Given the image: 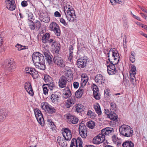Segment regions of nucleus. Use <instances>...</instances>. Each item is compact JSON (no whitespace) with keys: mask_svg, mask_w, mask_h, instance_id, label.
Segmentation results:
<instances>
[{"mask_svg":"<svg viewBox=\"0 0 147 147\" xmlns=\"http://www.w3.org/2000/svg\"><path fill=\"white\" fill-rule=\"evenodd\" d=\"M32 59L36 68L42 70L45 69V59L43 54L38 52H34L32 55Z\"/></svg>","mask_w":147,"mask_h":147,"instance_id":"obj_1","label":"nucleus"},{"mask_svg":"<svg viewBox=\"0 0 147 147\" xmlns=\"http://www.w3.org/2000/svg\"><path fill=\"white\" fill-rule=\"evenodd\" d=\"M64 12L66 17L69 22H74L76 20L75 11L71 6L67 3L64 7Z\"/></svg>","mask_w":147,"mask_h":147,"instance_id":"obj_2","label":"nucleus"},{"mask_svg":"<svg viewBox=\"0 0 147 147\" xmlns=\"http://www.w3.org/2000/svg\"><path fill=\"white\" fill-rule=\"evenodd\" d=\"M131 128L127 125H123L119 127V130L121 134L126 137L132 136L133 130Z\"/></svg>","mask_w":147,"mask_h":147,"instance_id":"obj_3","label":"nucleus"},{"mask_svg":"<svg viewBox=\"0 0 147 147\" xmlns=\"http://www.w3.org/2000/svg\"><path fill=\"white\" fill-rule=\"evenodd\" d=\"M89 62L88 59L87 57H83L78 59L76 61L78 67L80 69L86 68Z\"/></svg>","mask_w":147,"mask_h":147,"instance_id":"obj_4","label":"nucleus"},{"mask_svg":"<svg viewBox=\"0 0 147 147\" xmlns=\"http://www.w3.org/2000/svg\"><path fill=\"white\" fill-rule=\"evenodd\" d=\"M119 59H117L115 60L109 61L110 64L107 65V71L109 75H113L116 73L117 70L115 69V65L117 64L119 61Z\"/></svg>","mask_w":147,"mask_h":147,"instance_id":"obj_5","label":"nucleus"},{"mask_svg":"<svg viewBox=\"0 0 147 147\" xmlns=\"http://www.w3.org/2000/svg\"><path fill=\"white\" fill-rule=\"evenodd\" d=\"M41 107L46 112L48 113L52 114L56 113V110L55 108L47 102H44L42 103L41 104Z\"/></svg>","mask_w":147,"mask_h":147,"instance_id":"obj_6","label":"nucleus"},{"mask_svg":"<svg viewBox=\"0 0 147 147\" xmlns=\"http://www.w3.org/2000/svg\"><path fill=\"white\" fill-rule=\"evenodd\" d=\"M53 65L55 64L58 67L63 68L66 65L65 61L61 57L54 55L53 58Z\"/></svg>","mask_w":147,"mask_h":147,"instance_id":"obj_7","label":"nucleus"},{"mask_svg":"<svg viewBox=\"0 0 147 147\" xmlns=\"http://www.w3.org/2000/svg\"><path fill=\"white\" fill-rule=\"evenodd\" d=\"M49 28L50 30L53 31L57 36H59L61 35V30L59 26L55 22H53L50 24Z\"/></svg>","mask_w":147,"mask_h":147,"instance_id":"obj_8","label":"nucleus"},{"mask_svg":"<svg viewBox=\"0 0 147 147\" xmlns=\"http://www.w3.org/2000/svg\"><path fill=\"white\" fill-rule=\"evenodd\" d=\"M68 72V71H67ZM68 72L67 74H66L65 76L63 75L59 79L58 82L59 86L60 88H66L67 83L68 81V80L67 78V77H69V76Z\"/></svg>","mask_w":147,"mask_h":147,"instance_id":"obj_9","label":"nucleus"},{"mask_svg":"<svg viewBox=\"0 0 147 147\" xmlns=\"http://www.w3.org/2000/svg\"><path fill=\"white\" fill-rule=\"evenodd\" d=\"M79 131L80 136L83 138H85L87 136V128L85 124L82 122L79 127Z\"/></svg>","mask_w":147,"mask_h":147,"instance_id":"obj_10","label":"nucleus"},{"mask_svg":"<svg viewBox=\"0 0 147 147\" xmlns=\"http://www.w3.org/2000/svg\"><path fill=\"white\" fill-rule=\"evenodd\" d=\"M65 117L67 122L69 124H76L78 122L79 119L75 115L68 113L65 115Z\"/></svg>","mask_w":147,"mask_h":147,"instance_id":"obj_11","label":"nucleus"},{"mask_svg":"<svg viewBox=\"0 0 147 147\" xmlns=\"http://www.w3.org/2000/svg\"><path fill=\"white\" fill-rule=\"evenodd\" d=\"M42 52L48 64L51 66L53 65V62L51 57H53L51 55L49 51L48 50H45Z\"/></svg>","mask_w":147,"mask_h":147,"instance_id":"obj_12","label":"nucleus"},{"mask_svg":"<svg viewBox=\"0 0 147 147\" xmlns=\"http://www.w3.org/2000/svg\"><path fill=\"white\" fill-rule=\"evenodd\" d=\"M62 133L65 139L67 140H69L71 138L72 135L70 130L68 128L63 129Z\"/></svg>","mask_w":147,"mask_h":147,"instance_id":"obj_13","label":"nucleus"},{"mask_svg":"<svg viewBox=\"0 0 147 147\" xmlns=\"http://www.w3.org/2000/svg\"><path fill=\"white\" fill-rule=\"evenodd\" d=\"M105 139V136L103 135L101 133V134L98 135L93 138V142L94 144H99L102 143Z\"/></svg>","mask_w":147,"mask_h":147,"instance_id":"obj_14","label":"nucleus"},{"mask_svg":"<svg viewBox=\"0 0 147 147\" xmlns=\"http://www.w3.org/2000/svg\"><path fill=\"white\" fill-rule=\"evenodd\" d=\"M6 7L11 11L14 10L16 7L14 0H5Z\"/></svg>","mask_w":147,"mask_h":147,"instance_id":"obj_15","label":"nucleus"},{"mask_svg":"<svg viewBox=\"0 0 147 147\" xmlns=\"http://www.w3.org/2000/svg\"><path fill=\"white\" fill-rule=\"evenodd\" d=\"M76 101V98L74 95L71 96V98L66 101L65 106L67 108H69L74 104Z\"/></svg>","mask_w":147,"mask_h":147,"instance_id":"obj_16","label":"nucleus"},{"mask_svg":"<svg viewBox=\"0 0 147 147\" xmlns=\"http://www.w3.org/2000/svg\"><path fill=\"white\" fill-rule=\"evenodd\" d=\"M3 66L5 69L9 71H11L15 68L16 67L14 63L10 62L9 60H6Z\"/></svg>","mask_w":147,"mask_h":147,"instance_id":"obj_17","label":"nucleus"},{"mask_svg":"<svg viewBox=\"0 0 147 147\" xmlns=\"http://www.w3.org/2000/svg\"><path fill=\"white\" fill-rule=\"evenodd\" d=\"M50 99L53 103L57 104L61 100V96L59 94L55 93L51 95Z\"/></svg>","mask_w":147,"mask_h":147,"instance_id":"obj_18","label":"nucleus"},{"mask_svg":"<svg viewBox=\"0 0 147 147\" xmlns=\"http://www.w3.org/2000/svg\"><path fill=\"white\" fill-rule=\"evenodd\" d=\"M107 55L108 57V60L109 61L119 59L120 57L119 54H116V53L115 52L112 53L109 51L107 53Z\"/></svg>","mask_w":147,"mask_h":147,"instance_id":"obj_19","label":"nucleus"},{"mask_svg":"<svg viewBox=\"0 0 147 147\" xmlns=\"http://www.w3.org/2000/svg\"><path fill=\"white\" fill-rule=\"evenodd\" d=\"M24 88L27 92L31 96L34 94V92L31 84L29 82H26Z\"/></svg>","mask_w":147,"mask_h":147,"instance_id":"obj_20","label":"nucleus"},{"mask_svg":"<svg viewBox=\"0 0 147 147\" xmlns=\"http://www.w3.org/2000/svg\"><path fill=\"white\" fill-rule=\"evenodd\" d=\"M113 129L112 127H107L102 129L101 131V133L104 136L108 135L109 134L112 133L113 132Z\"/></svg>","mask_w":147,"mask_h":147,"instance_id":"obj_21","label":"nucleus"},{"mask_svg":"<svg viewBox=\"0 0 147 147\" xmlns=\"http://www.w3.org/2000/svg\"><path fill=\"white\" fill-rule=\"evenodd\" d=\"M94 80L96 83L101 84L104 83L105 81L103 76L102 75L100 74L97 75L95 77Z\"/></svg>","mask_w":147,"mask_h":147,"instance_id":"obj_22","label":"nucleus"},{"mask_svg":"<svg viewBox=\"0 0 147 147\" xmlns=\"http://www.w3.org/2000/svg\"><path fill=\"white\" fill-rule=\"evenodd\" d=\"M51 47L52 49H53V53H55L57 55L59 54V52L60 49L61 45L59 43H58L57 42L53 45Z\"/></svg>","mask_w":147,"mask_h":147,"instance_id":"obj_23","label":"nucleus"},{"mask_svg":"<svg viewBox=\"0 0 147 147\" xmlns=\"http://www.w3.org/2000/svg\"><path fill=\"white\" fill-rule=\"evenodd\" d=\"M71 140L72 143H75L76 146H77L78 147H82V144L83 142L80 138L78 137L77 138V139L73 138Z\"/></svg>","mask_w":147,"mask_h":147,"instance_id":"obj_24","label":"nucleus"},{"mask_svg":"<svg viewBox=\"0 0 147 147\" xmlns=\"http://www.w3.org/2000/svg\"><path fill=\"white\" fill-rule=\"evenodd\" d=\"M65 93H63V97L66 99L67 98H68L71 96V94L69 88L67 86L65 88Z\"/></svg>","mask_w":147,"mask_h":147,"instance_id":"obj_25","label":"nucleus"},{"mask_svg":"<svg viewBox=\"0 0 147 147\" xmlns=\"http://www.w3.org/2000/svg\"><path fill=\"white\" fill-rule=\"evenodd\" d=\"M84 90L82 88H79L78 90L75 93L76 98H80L83 93Z\"/></svg>","mask_w":147,"mask_h":147,"instance_id":"obj_26","label":"nucleus"},{"mask_svg":"<svg viewBox=\"0 0 147 147\" xmlns=\"http://www.w3.org/2000/svg\"><path fill=\"white\" fill-rule=\"evenodd\" d=\"M76 111L80 113L84 111L85 108L84 106L81 104H78L76 105Z\"/></svg>","mask_w":147,"mask_h":147,"instance_id":"obj_27","label":"nucleus"},{"mask_svg":"<svg viewBox=\"0 0 147 147\" xmlns=\"http://www.w3.org/2000/svg\"><path fill=\"white\" fill-rule=\"evenodd\" d=\"M107 117L113 121H116L117 119L118 116L114 112H111L107 116Z\"/></svg>","mask_w":147,"mask_h":147,"instance_id":"obj_28","label":"nucleus"},{"mask_svg":"<svg viewBox=\"0 0 147 147\" xmlns=\"http://www.w3.org/2000/svg\"><path fill=\"white\" fill-rule=\"evenodd\" d=\"M42 18V21L45 23L48 22L50 20L49 16L48 15L47 13H43L41 15Z\"/></svg>","mask_w":147,"mask_h":147,"instance_id":"obj_29","label":"nucleus"},{"mask_svg":"<svg viewBox=\"0 0 147 147\" xmlns=\"http://www.w3.org/2000/svg\"><path fill=\"white\" fill-rule=\"evenodd\" d=\"M85 48L82 46L78 45V51L77 53L78 55L80 56L82 55H84L85 53Z\"/></svg>","mask_w":147,"mask_h":147,"instance_id":"obj_30","label":"nucleus"},{"mask_svg":"<svg viewBox=\"0 0 147 147\" xmlns=\"http://www.w3.org/2000/svg\"><path fill=\"white\" fill-rule=\"evenodd\" d=\"M50 37V35L49 33H46L42 36V41L43 43H48V40Z\"/></svg>","mask_w":147,"mask_h":147,"instance_id":"obj_31","label":"nucleus"},{"mask_svg":"<svg viewBox=\"0 0 147 147\" xmlns=\"http://www.w3.org/2000/svg\"><path fill=\"white\" fill-rule=\"evenodd\" d=\"M123 147H134V144L131 141H126L122 144Z\"/></svg>","mask_w":147,"mask_h":147,"instance_id":"obj_32","label":"nucleus"},{"mask_svg":"<svg viewBox=\"0 0 147 147\" xmlns=\"http://www.w3.org/2000/svg\"><path fill=\"white\" fill-rule=\"evenodd\" d=\"M36 118L38 123L41 126H43L44 124L45 123V121L44 118L43 117L42 115L36 117Z\"/></svg>","mask_w":147,"mask_h":147,"instance_id":"obj_33","label":"nucleus"},{"mask_svg":"<svg viewBox=\"0 0 147 147\" xmlns=\"http://www.w3.org/2000/svg\"><path fill=\"white\" fill-rule=\"evenodd\" d=\"M86 125L89 128L92 129L95 126V124L93 121L91 120L87 122Z\"/></svg>","mask_w":147,"mask_h":147,"instance_id":"obj_34","label":"nucleus"},{"mask_svg":"<svg viewBox=\"0 0 147 147\" xmlns=\"http://www.w3.org/2000/svg\"><path fill=\"white\" fill-rule=\"evenodd\" d=\"M94 108L96 112L98 115H100L101 114V111L100 106L98 104L94 105Z\"/></svg>","mask_w":147,"mask_h":147,"instance_id":"obj_35","label":"nucleus"},{"mask_svg":"<svg viewBox=\"0 0 147 147\" xmlns=\"http://www.w3.org/2000/svg\"><path fill=\"white\" fill-rule=\"evenodd\" d=\"M88 79H84V78H82L80 86V87L83 89L84 86L86 85V83L88 82Z\"/></svg>","mask_w":147,"mask_h":147,"instance_id":"obj_36","label":"nucleus"},{"mask_svg":"<svg viewBox=\"0 0 147 147\" xmlns=\"http://www.w3.org/2000/svg\"><path fill=\"white\" fill-rule=\"evenodd\" d=\"M44 79L45 82L48 83H50L52 80L51 78L47 74L44 76Z\"/></svg>","mask_w":147,"mask_h":147,"instance_id":"obj_37","label":"nucleus"},{"mask_svg":"<svg viewBox=\"0 0 147 147\" xmlns=\"http://www.w3.org/2000/svg\"><path fill=\"white\" fill-rule=\"evenodd\" d=\"M130 80L131 84L134 85L136 84V80L135 75L134 74H131L130 75Z\"/></svg>","mask_w":147,"mask_h":147,"instance_id":"obj_38","label":"nucleus"},{"mask_svg":"<svg viewBox=\"0 0 147 147\" xmlns=\"http://www.w3.org/2000/svg\"><path fill=\"white\" fill-rule=\"evenodd\" d=\"M57 139L60 145L61 144L62 146L64 147L67 145L66 141L63 140V138H60V140H58Z\"/></svg>","mask_w":147,"mask_h":147,"instance_id":"obj_39","label":"nucleus"},{"mask_svg":"<svg viewBox=\"0 0 147 147\" xmlns=\"http://www.w3.org/2000/svg\"><path fill=\"white\" fill-rule=\"evenodd\" d=\"M34 111L36 118L38 117V116H39L40 115H42L41 112L38 109H34Z\"/></svg>","mask_w":147,"mask_h":147,"instance_id":"obj_40","label":"nucleus"},{"mask_svg":"<svg viewBox=\"0 0 147 147\" xmlns=\"http://www.w3.org/2000/svg\"><path fill=\"white\" fill-rule=\"evenodd\" d=\"M30 74L32 76L33 78L34 79H36L38 78V74L37 71L35 69L32 72H31Z\"/></svg>","mask_w":147,"mask_h":147,"instance_id":"obj_41","label":"nucleus"},{"mask_svg":"<svg viewBox=\"0 0 147 147\" xmlns=\"http://www.w3.org/2000/svg\"><path fill=\"white\" fill-rule=\"evenodd\" d=\"M136 67L134 65H132L131 66V70L129 71L130 75L131 74H134L135 75L136 74Z\"/></svg>","mask_w":147,"mask_h":147,"instance_id":"obj_42","label":"nucleus"},{"mask_svg":"<svg viewBox=\"0 0 147 147\" xmlns=\"http://www.w3.org/2000/svg\"><path fill=\"white\" fill-rule=\"evenodd\" d=\"M46 85L48 86L49 89L50 90H51L52 91L54 89V88H55V85L53 82H51L49 83H47V84H46Z\"/></svg>","mask_w":147,"mask_h":147,"instance_id":"obj_43","label":"nucleus"},{"mask_svg":"<svg viewBox=\"0 0 147 147\" xmlns=\"http://www.w3.org/2000/svg\"><path fill=\"white\" fill-rule=\"evenodd\" d=\"M74 47L71 45H70L69 48V58H71L73 57V50H74Z\"/></svg>","mask_w":147,"mask_h":147,"instance_id":"obj_44","label":"nucleus"},{"mask_svg":"<svg viewBox=\"0 0 147 147\" xmlns=\"http://www.w3.org/2000/svg\"><path fill=\"white\" fill-rule=\"evenodd\" d=\"M99 92L98 91L94 92H93V96L97 100H99L100 98V97L99 95Z\"/></svg>","mask_w":147,"mask_h":147,"instance_id":"obj_45","label":"nucleus"},{"mask_svg":"<svg viewBox=\"0 0 147 147\" xmlns=\"http://www.w3.org/2000/svg\"><path fill=\"white\" fill-rule=\"evenodd\" d=\"M47 122L49 125H50V127L52 129L53 128H54L55 127H56L54 123L53 122L51 119H49L47 121Z\"/></svg>","mask_w":147,"mask_h":147,"instance_id":"obj_46","label":"nucleus"},{"mask_svg":"<svg viewBox=\"0 0 147 147\" xmlns=\"http://www.w3.org/2000/svg\"><path fill=\"white\" fill-rule=\"evenodd\" d=\"M16 47L18 48V50L19 51L24 49L26 48V46H22L19 44H17L16 45Z\"/></svg>","mask_w":147,"mask_h":147,"instance_id":"obj_47","label":"nucleus"},{"mask_svg":"<svg viewBox=\"0 0 147 147\" xmlns=\"http://www.w3.org/2000/svg\"><path fill=\"white\" fill-rule=\"evenodd\" d=\"M56 42V41L55 40L51 38L50 39L49 38L48 40V43L50 45H51V47H52V46H53V45H54Z\"/></svg>","mask_w":147,"mask_h":147,"instance_id":"obj_48","label":"nucleus"},{"mask_svg":"<svg viewBox=\"0 0 147 147\" xmlns=\"http://www.w3.org/2000/svg\"><path fill=\"white\" fill-rule=\"evenodd\" d=\"M29 26L30 28L32 30H34L36 28L35 24L33 22H31L29 24Z\"/></svg>","mask_w":147,"mask_h":147,"instance_id":"obj_49","label":"nucleus"},{"mask_svg":"<svg viewBox=\"0 0 147 147\" xmlns=\"http://www.w3.org/2000/svg\"><path fill=\"white\" fill-rule=\"evenodd\" d=\"M87 114L88 116H90V117H95V113L91 110H89L88 111Z\"/></svg>","mask_w":147,"mask_h":147,"instance_id":"obj_50","label":"nucleus"},{"mask_svg":"<svg viewBox=\"0 0 147 147\" xmlns=\"http://www.w3.org/2000/svg\"><path fill=\"white\" fill-rule=\"evenodd\" d=\"M35 24L36 28L38 30L39 29L41 26V23L39 21L36 20Z\"/></svg>","mask_w":147,"mask_h":147,"instance_id":"obj_51","label":"nucleus"},{"mask_svg":"<svg viewBox=\"0 0 147 147\" xmlns=\"http://www.w3.org/2000/svg\"><path fill=\"white\" fill-rule=\"evenodd\" d=\"M45 85L44 84L43 85V86H42L43 91V93L45 94L46 95L48 94V90L47 89V87L44 86Z\"/></svg>","mask_w":147,"mask_h":147,"instance_id":"obj_52","label":"nucleus"},{"mask_svg":"<svg viewBox=\"0 0 147 147\" xmlns=\"http://www.w3.org/2000/svg\"><path fill=\"white\" fill-rule=\"evenodd\" d=\"M28 20L30 22H33V20L34 19V17L33 16V15L31 13L28 14Z\"/></svg>","mask_w":147,"mask_h":147,"instance_id":"obj_53","label":"nucleus"},{"mask_svg":"<svg viewBox=\"0 0 147 147\" xmlns=\"http://www.w3.org/2000/svg\"><path fill=\"white\" fill-rule=\"evenodd\" d=\"M92 86L93 88V92H96V91L99 92L98 88V86L96 85L93 84V85Z\"/></svg>","mask_w":147,"mask_h":147,"instance_id":"obj_54","label":"nucleus"},{"mask_svg":"<svg viewBox=\"0 0 147 147\" xmlns=\"http://www.w3.org/2000/svg\"><path fill=\"white\" fill-rule=\"evenodd\" d=\"M112 140L113 142L116 143L118 138L115 135H114L112 137Z\"/></svg>","mask_w":147,"mask_h":147,"instance_id":"obj_55","label":"nucleus"},{"mask_svg":"<svg viewBox=\"0 0 147 147\" xmlns=\"http://www.w3.org/2000/svg\"><path fill=\"white\" fill-rule=\"evenodd\" d=\"M74 87L75 88H78L79 85V83L78 82H74L73 84Z\"/></svg>","mask_w":147,"mask_h":147,"instance_id":"obj_56","label":"nucleus"},{"mask_svg":"<svg viewBox=\"0 0 147 147\" xmlns=\"http://www.w3.org/2000/svg\"><path fill=\"white\" fill-rule=\"evenodd\" d=\"M116 3H118L119 4H122L124 3V0H114Z\"/></svg>","mask_w":147,"mask_h":147,"instance_id":"obj_57","label":"nucleus"},{"mask_svg":"<svg viewBox=\"0 0 147 147\" xmlns=\"http://www.w3.org/2000/svg\"><path fill=\"white\" fill-rule=\"evenodd\" d=\"M60 22L63 24L65 26H66L67 25V23L66 22L65 20L63 18H61L60 20Z\"/></svg>","mask_w":147,"mask_h":147,"instance_id":"obj_58","label":"nucleus"},{"mask_svg":"<svg viewBox=\"0 0 147 147\" xmlns=\"http://www.w3.org/2000/svg\"><path fill=\"white\" fill-rule=\"evenodd\" d=\"M28 5L27 2L25 1H22L21 3L22 6L23 7H25Z\"/></svg>","mask_w":147,"mask_h":147,"instance_id":"obj_59","label":"nucleus"},{"mask_svg":"<svg viewBox=\"0 0 147 147\" xmlns=\"http://www.w3.org/2000/svg\"><path fill=\"white\" fill-rule=\"evenodd\" d=\"M54 16L56 17H60L61 14L58 11H56L54 13Z\"/></svg>","mask_w":147,"mask_h":147,"instance_id":"obj_60","label":"nucleus"},{"mask_svg":"<svg viewBox=\"0 0 147 147\" xmlns=\"http://www.w3.org/2000/svg\"><path fill=\"white\" fill-rule=\"evenodd\" d=\"M111 106L114 110L116 108V104L114 102H111L110 104Z\"/></svg>","mask_w":147,"mask_h":147,"instance_id":"obj_61","label":"nucleus"},{"mask_svg":"<svg viewBox=\"0 0 147 147\" xmlns=\"http://www.w3.org/2000/svg\"><path fill=\"white\" fill-rule=\"evenodd\" d=\"M129 60L132 63H133L135 62V57L131 56L129 58Z\"/></svg>","mask_w":147,"mask_h":147,"instance_id":"obj_62","label":"nucleus"},{"mask_svg":"<svg viewBox=\"0 0 147 147\" xmlns=\"http://www.w3.org/2000/svg\"><path fill=\"white\" fill-rule=\"evenodd\" d=\"M109 51L110 52H114V53H116V54H119V53H118V51L117 50H115V49L114 48L113 49H111Z\"/></svg>","mask_w":147,"mask_h":147,"instance_id":"obj_63","label":"nucleus"},{"mask_svg":"<svg viewBox=\"0 0 147 147\" xmlns=\"http://www.w3.org/2000/svg\"><path fill=\"white\" fill-rule=\"evenodd\" d=\"M82 78H84V79H88V77L86 74H83L82 76Z\"/></svg>","mask_w":147,"mask_h":147,"instance_id":"obj_64","label":"nucleus"}]
</instances>
